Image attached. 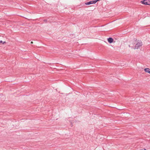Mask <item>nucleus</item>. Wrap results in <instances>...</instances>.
<instances>
[{
    "mask_svg": "<svg viewBox=\"0 0 150 150\" xmlns=\"http://www.w3.org/2000/svg\"><path fill=\"white\" fill-rule=\"evenodd\" d=\"M137 43L134 46V49H138L142 45V42L141 41L138 40L137 42Z\"/></svg>",
    "mask_w": 150,
    "mask_h": 150,
    "instance_id": "nucleus-1",
    "label": "nucleus"
},
{
    "mask_svg": "<svg viewBox=\"0 0 150 150\" xmlns=\"http://www.w3.org/2000/svg\"><path fill=\"white\" fill-rule=\"evenodd\" d=\"M107 40H108V42L110 43H112L113 42V38L111 37H110V38H108Z\"/></svg>",
    "mask_w": 150,
    "mask_h": 150,
    "instance_id": "nucleus-2",
    "label": "nucleus"
},
{
    "mask_svg": "<svg viewBox=\"0 0 150 150\" xmlns=\"http://www.w3.org/2000/svg\"><path fill=\"white\" fill-rule=\"evenodd\" d=\"M148 1L147 0H143L141 1V2L142 4H143L145 5H147L148 4L147 3V1Z\"/></svg>",
    "mask_w": 150,
    "mask_h": 150,
    "instance_id": "nucleus-3",
    "label": "nucleus"
},
{
    "mask_svg": "<svg viewBox=\"0 0 150 150\" xmlns=\"http://www.w3.org/2000/svg\"><path fill=\"white\" fill-rule=\"evenodd\" d=\"M144 70L145 72L148 73L150 74V69L146 68L144 69Z\"/></svg>",
    "mask_w": 150,
    "mask_h": 150,
    "instance_id": "nucleus-4",
    "label": "nucleus"
},
{
    "mask_svg": "<svg viewBox=\"0 0 150 150\" xmlns=\"http://www.w3.org/2000/svg\"><path fill=\"white\" fill-rule=\"evenodd\" d=\"M91 4H92L91 1H90L85 3V4L86 5H89Z\"/></svg>",
    "mask_w": 150,
    "mask_h": 150,
    "instance_id": "nucleus-5",
    "label": "nucleus"
},
{
    "mask_svg": "<svg viewBox=\"0 0 150 150\" xmlns=\"http://www.w3.org/2000/svg\"><path fill=\"white\" fill-rule=\"evenodd\" d=\"M91 1L92 2V4H94L96 3L97 2V0H93V1Z\"/></svg>",
    "mask_w": 150,
    "mask_h": 150,
    "instance_id": "nucleus-6",
    "label": "nucleus"
},
{
    "mask_svg": "<svg viewBox=\"0 0 150 150\" xmlns=\"http://www.w3.org/2000/svg\"><path fill=\"white\" fill-rule=\"evenodd\" d=\"M0 43H2V44H4L5 43H6V42L5 41L3 42L2 40H0Z\"/></svg>",
    "mask_w": 150,
    "mask_h": 150,
    "instance_id": "nucleus-7",
    "label": "nucleus"
},
{
    "mask_svg": "<svg viewBox=\"0 0 150 150\" xmlns=\"http://www.w3.org/2000/svg\"><path fill=\"white\" fill-rule=\"evenodd\" d=\"M148 1H147L148 5H150V0H147Z\"/></svg>",
    "mask_w": 150,
    "mask_h": 150,
    "instance_id": "nucleus-8",
    "label": "nucleus"
},
{
    "mask_svg": "<svg viewBox=\"0 0 150 150\" xmlns=\"http://www.w3.org/2000/svg\"><path fill=\"white\" fill-rule=\"evenodd\" d=\"M44 21L45 22H46L47 21V20H44Z\"/></svg>",
    "mask_w": 150,
    "mask_h": 150,
    "instance_id": "nucleus-9",
    "label": "nucleus"
},
{
    "mask_svg": "<svg viewBox=\"0 0 150 150\" xmlns=\"http://www.w3.org/2000/svg\"><path fill=\"white\" fill-rule=\"evenodd\" d=\"M31 44H32V43H33V42H31Z\"/></svg>",
    "mask_w": 150,
    "mask_h": 150,
    "instance_id": "nucleus-10",
    "label": "nucleus"
},
{
    "mask_svg": "<svg viewBox=\"0 0 150 150\" xmlns=\"http://www.w3.org/2000/svg\"><path fill=\"white\" fill-rule=\"evenodd\" d=\"M129 47H130V45H129Z\"/></svg>",
    "mask_w": 150,
    "mask_h": 150,
    "instance_id": "nucleus-11",
    "label": "nucleus"
},
{
    "mask_svg": "<svg viewBox=\"0 0 150 150\" xmlns=\"http://www.w3.org/2000/svg\"><path fill=\"white\" fill-rule=\"evenodd\" d=\"M132 48H133V47H131Z\"/></svg>",
    "mask_w": 150,
    "mask_h": 150,
    "instance_id": "nucleus-12",
    "label": "nucleus"
}]
</instances>
